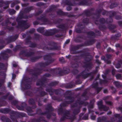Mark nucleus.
<instances>
[{
  "mask_svg": "<svg viewBox=\"0 0 122 122\" xmlns=\"http://www.w3.org/2000/svg\"><path fill=\"white\" fill-rule=\"evenodd\" d=\"M7 98L8 93H7L5 95L2 96L0 98V104L1 105V107L5 106L7 104V103L5 100Z\"/></svg>",
  "mask_w": 122,
  "mask_h": 122,
  "instance_id": "nucleus-1",
  "label": "nucleus"
},
{
  "mask_svg": "<svg viewBox=\"0 0 122 122\" xmlns=\"http://www.w3.org/2000/svg\"><path fill=\"white\" fill-rule=\"evenodd\" d=\"M8 49H7L5 52H3L1 53L0 55V60H6L8 59Z\"/></svg>",
  "mask_w": 122,
  "mask_h": 122,
  "instance_id": "nucleus-2",
  "label": "nucleus"
},
{
  "mask_svg": "<svg viewBox=\"0 0 122 122\" xmlns=\"http://www.w3.org/2000/svg\"><path fill=\"white\" fill-rule=\"evenodd\" d=\"M0 112L3 113H8V108L0 109Z\"/></svg>",
  "mask_w": 122,
  "mask_h": 122,
  "instance_id": "nucleus-3",
  "label": "nucleus"
},
{
  "mask_svg": "<svg viewBox=\"0 0 122 122\" xmlns=\"http://www.w3.org/2000/svg\"><path fill=\"white\" fill-rule=\"evenodd\" d=\"M1 120L4 122H8V118L5 116H3L1 117Z\"/></svg>",
  "mask_w": 122,
  "mask_h": 122,
  "instance_id": "nucleus-4",
  "label": "nucleus"
},
{
  "mask_svg": "<svg viewBox=\"0 0 122 122\" xmlns=\"http://www.w3.org/2000/svg\"><path fill=\"white\" fill-rule=\"evenodd\" d=\"M5 2H4L3 0L0 1V8H1L5 5Z\"/></svg>",
  "mask_w": 122,
  "mask_h": 122,
  "instance_id": "nucleus-5",
  "label": "nucleus"
},
{
  "mask_svg": "<svg viewBox=\"0 0 122 122\" xmlns=\"http://www.w3.org/2000/svg\"><path fill=\"white\" fill-rule=\"evenodd\" d=\"M4 81L5 80L3 79H1L0 80V87L4 83Z\"/></svg>",
  "mask_w": 122,
  "mask_h": 122,
  "instance_id": "nucleus-6",
  "label": "nucleus"
},
{
  "mask_svg": "<svg viewBox=\"0 0 122 122\" xmlns=\"http://www.w3.org/2000/svg\"><path fill=\"white\" fill-rule=\"evenodd\" d=\"M5 65L3 63L0 62V68L3 69L5 67Z\"/></svg>",
  "mask_w": 122,
  "mask_h": 122,
  "instance_id": "nucleus-7",
  "label": "nucleus"
},
{
  "mask_svg": "<svg viewBox=\"0 0 122 122\" xmlns=\"http://www.w3.org/2000/svg\"><path fill=\"white\" fill-rule=\"evenodd\" d=\"M0 44L4 45L5 44V41L2 39H0Z\"/></svg>",
  "mask_w": 122,
  "mask_h": 122,
  "instance_id": "nucleus-8",
  "label": "nucleus"
},
{
  "mask_svg": "<svg viewBox=\"0 0 122 122\" xmlns=\"http://www.w3.org/2000/svg\"><path fill=\"white\" fill-rule=\"evenodd\" d=\"M5 34V32L4 31H0V35L2 36Z\"/></svg>",
  "mask_w": 122,
  "mask_h": 122,
  "instance_id": "nucleus-9",
  "label": "nucleus"
},
{
  "mask_svg": "<svg viewBox=\"0 0 122 122\" xmlns=\"http://www.w3.org/2000/svg\"><path fill=\"white\" fill-rule=\"evenodd\" d=\"M5 5H6V6L3 7L4 9H6L8 8V1L5 2Z\"/></svg>",
  "mask_w": 122,
  "mask_h": 122,
  "instance_id": "nucleus-10",
  "label": "nucleus"
},
{
  "mask_svg": "<svg viewBox=\"0 0 122 122\" xmlns=\"http://www.w3.org/2000/svg\"><path fill=\"white\" fill-rule=\"evenodd\" d=\"M5 46L4 45H0V50L2 49L3 48H4Z\"/></svg>",
  "mask_w": 122,
  "mask_h": 122,
  "instance_id": "nucleus-11",
  "label": "nucleus"
},
{
  "mask_svg": "<svg viewBox=\"0 0 122 122\" xmlns=\"http://www.w3.org/2000/svg\"><path fill=\"white\" fill-rule=\"evenodd\" d=\"M6 28H7V27H8V25H7V24H8V19H6Z\"/></svg>",
  "mask_w": 122,
  "mask_h": 122,
  "instance_id": "nucleus-12",
  "label": "nucleus"
},
{
  "mask_svg": "<svg viewBox=\"0 0 122 122\" xmlns=\"http://www.w3.org/2000/svg\"><path fill=\"white\" fill-rule=\"evenodd\" d=\"M70 41V40H67L65 42V44H68Z\"/></svg>",
  "mask_w": 122,
  "mask_h": 122,
  "instance_id": "nucleus-13",
  "label": "nucleus"
},
{
  "mask_svg": "<svg viewBox=\"0 0 122 122\" xmlns=\"http://www.w3.org/2000/svg\"><path fill=\"white\" fill-rule=\"evenodd\" d=\"M4 93L2 92H0V96H3L4 95Z\"/></svg>",
  "mask_w": 122,
  "mask_h": 122,
  "instance_id": "nucleus-14",
  "label": "nucleus"
},
{
  "mask_svg": "<svg viewBox=\"0 0 122 122\" xmlns=\"http://www.w3.org/2000/svg\"><path fill=\"white\" fill-rule=\"evenodd\" d=\"M15 74H13L12 78L13 79H14L15 77Z\"/></svg>",
  "mask_w": 122,
  "mask_h": 122,
  "instance_id": "nucleus-15",
  "label": "nucleus"
},
{
  "mask_svg": "<svg viewBox=\"0 0 122 122\" xmlns=\"http://www.w3.org/2000/svg\"><path fill=\"white\" fill-rule=\"evenodd\" d=\"M93 118H92L93 117H91V118L92 119H94L95 118V116H93Z\"/></svg>",
  "mask_w": 122,
  "mask_h": 122,
  "instance_id": "nucleus-16",
  "label": "nucleus"
},
{
  "mask_svg": "<svg viewBox=\"0 0 122 122\" xmlns=\"http://www.w3.org/2000/svg\"><path fill=\"white\" fill-rule=\"evenodd\" d=\"M1 73H3V74H4V75H5L4 72H0V75H1Z\"/></svg>",
  "mask_w": 122,
  "mask_h": 122,
  "instance_id": "nucleus-17",
  "label": "nucleus"
},
{
  "mask_svg": "<svg viewBox=\"0 0 122 122\" xmlns=\"http://www.w3.org/2000/svg\"><path fill=\"white\" fill-rule=\"evenodd\" d=\"M118 76H119V78L117 77V75L116 76V77L117 78H119L121 77V76L120 75H118Z\"/></svg>",
  "mask_w": 122,
  "mask_h": 122,
  "instance_id": "nucleus-18",
  "label": "nucleus"
},
{
  "mask_svg": "<svg viewBox=\"0 0 122 122\" xmlns=\"http://www.w3.org/2000/svg\"><path fill=\"white\" fill-rule=\"evenodd\" d=\"M72 32V31L71 30H70L69 31V34H70Z\"/></svg>",
  "mask_w": 122,
  "mask_h": 122,
  "instance_id": "nucleus-19",
  "label": "nucleus"
},
{
  "mask_svg": "<svg viewBox=\"0 0 122 122\" xmlns=\"http://www.w3.org/2000/svg\"><path fill=\"white\" fill-rule=\"evenodd\" d=\"M41 29V28H39L38 29V30H37L38 31H39V32H40V31H39V30H40Z\"/></svg>",
  "mask_w": 122,
  "mask_h": 122,
  "instance_id": "nucleus-20",
  "label": "nucleus"
},
{
  "mask_svg": "<svg viewBox=\"0 0 122 122\" xmlns=\"http://www.w3.org/2000/svg\"><path fill=\"white\" fill-rule=\"evenodd\" d=\"M6 40H8V38H6Z\"/></svg>",
  "mask_w": 122,
  "mask_h": 122,
  "instance_id": "nucleus-21",
  "label": "nucleus"
},
{
  "mask_svg": "<svg viewBox=\"0 0 122 122\" xmlns=\"http://www.w3.org/2000/svg\"><path fill=\"white\" fill-rule=\"evenodd\" d=\"M6 43H8V41L6 42Z\"/></svg>",
  "mask_w": 122,
  "mask_h": 122,
  "instance_id": "nucleus-22",
  "label": "nucleus"
},
{
  "mask_svg": "<svg viewBox=\"0 0 122 122\" xmlns=\"http://www.w3.org/2000/svg\"><path fill=\"white\" fill-rule=\"evenodd\" d=\"M17 7H18V8H19V6H18Z\"/></svg>",
  "mask_w": 122,
  "mask_h": 122,
  "instance_id": "nucleus-23",
  "label": "nucleus"
}]
</instances>
